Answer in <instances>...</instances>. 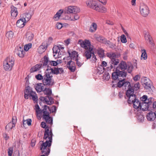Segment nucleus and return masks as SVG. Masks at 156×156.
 Returning <instances> with one entry per match:
<instances>
[{
  "label": "nucleus",
  "instance_id": "f03ea898",
  "mask_svg": "<svg viewBox=\"0 0 156 156\" xmlns=\"http://www.w3.org/2000/svg\"><path fill=\"white\" fill-rule=\"evenodd\" d=\"M47 131L48 130L46 131L44 137V139L46 141L44 142L42 141V143L40 147L41 154H45L47 156L49 155L50 152L53 136H49Z\"/></svg>",
  "mask_w": 156,
  "mask_h": 156
},
{
  "label": "nucleus",
  "instance_id": "e2e57ef3",
  "mask_svg": "<svg viewBox=\"0 0 156 156\" xmlns=\"http://www.w3.org/2000/svg\"><path fill=\"white\" fill-rule=\"evenodd\" d=\"M140 76L139 75H137L133 77V79L135 81H137L140 79Z\"/></svg>",
  "mask_w": 156,
  "mask_h": 156
},
{
  "label": "nucleus",
  "instance_id": "f257e3e1",
  "mask_svg": "<svg viewBox=\"0 0 156 156\" xmlns=\"http://www.w3.org/2000/svg\"><path fill=\"white\" fill-rule=\"evenodd\" d=\"M82 40H79V43H80L81 46L86 50L85 52L84 55L87 59H89L92 56L91 61L93 63L95 62L97 60L96 57L95 55L93 49L91 47L90 42L88 40H84L82 41Z\"/></svg>",
  "mask_w": 156,
  "mask_h": 156
},
{
  "label": "nucleus",
  "instance_id": "5701e85b",
  "mask_svg": "<svg viewBox=\"0 0 156 156\" xmlns=\"http://www.w3.org/2000/svg\"><path fill=\"white\" fill-rule=\"evenodd\" d=\"M68 53L69 56L71 57L72 59L75 60L79 58L78 54L76 51H73L71 53L69 51Z\"/></svg>",
  "mask_w": 156,
  "mask_h": 156
},
{
  "label": "nucleus",
  "instance_id": "2f4dec72",
  "mask_svg": "<svg viewBox=\"0 0 156 156\" xmlns=\"http://www.w3.org/2000/svg\"><path fill=\"white\" fill-rule=\"evenodd\" d=\"M141 51L142 52L141 56V59L144 60H146L147 58V56L146 50L144 49H141Z\"/></svg>",
  "mask_w": 156,
  "mask_h": 156
},
{
  "label": "nucleus",
  "instance_id": "c9c22d12",
  "mask_svg": "<svg viewBox=\"0 0 156 156\" xmlns=\"http://www.w3.org/2000/svg\"><path fill=\"white\" fill-rule=\"evenodd\" d=\"M134 90L132 88L127 90L126 92V97L129 96V95H134Z\"/></svg>",
  "mask_w": 156,
  "mask_h": 156
},
{
  "label": "nucleus",
  "instance_id": "79ce46f5",
  "mask_svg": "<svg viewBox=\"0 0 156 156\" xmlns=\"http://www.w3.org/2000/svg\"><path fill=\"white\" fill-rule=\"evenodd\" d=\"M98 53L100 57L103 58L104 56V51L102 48H99L98 49Z\"/></svg>",
  "mask_w": 156,
  "mask_h": 156
},
{
  "label": "nucleus",
  "instance_id": "4c0bfd02",
  "mask_svg": "<svg viewBox=\"0 0 156 156\" xmlns=\"http://www.w3.org/2000/svg\"><path fill=\"white\" fill-rule=\"evenodd\" d=\"M26 38L28 39H33L34 37V35L31 31L27 32L26 34Z\"/></svg>",
  "mask_w": 156,
  "mask_h": 156
},
{
  "label": "nucleus",
  "instance_id": "c85d7f7f",
  "mask_svg": "<svg viewBox=\"0 0 156 156\" xmlns=\"http://www.w3.org/2000/svg\"><path fill=\"white\" fill-rule=\"evenodd\" d=\"M42 65L41 64H37L35 65L31 68L30 69V72L34 73L39 70L41 66Z\"/></svg>",
  "mask_w": 156,
  "mask_h": 156
},
{
  "label": "nucleus",
  "instance_id": "ddd939ff",
  "mask_svg": "<svg viewBox=\"0 0 156 156\" xmlns=\"http://www.w3.org/2000/svg\"><path fill=\"white\" fill-rule=\"evenodd\" d=\"M140 11L141 15L144 17L147 16L149 13V8L146 5L144 4L140 5Z\"/></svg>",
  "mask_w": 156,
  "mask_h": 156
},
{
  "label": "nucleus",
  "instance_id": "4d7b16f0",
  "mask_svg": "<svg viewBox=\"0 0 156 156\" xmlns=\"http://www.w3.org/2000/svg\"><path fill=\"white\" fill-rule=\"evenodd\" d=\"M47 69H46V71L44 73H48V74H51L50 70H51V69H53L51 68V67L49 66V65L47 66Z\"/></svg>",
  "mask_w": 156,
  "mask_h": 156
},
{
  "label": "nucleus",
  "instance_id": "603ef678",
  "mask_svg": "<svg viewBox=\"0 0 156 156\" xmlns=\"http://www.w3.org/2000/svg\"><path fill=\"white\" fill-rule=\"evenodd\" d=\"M140 88V84L138 82L134 84L133 86L134 90H137L139 89Z\"/></svg>",
  "mask_w": 156,
  "mask_h": 156
},
{
  "label": "nucleus",
  "instance_id": "6ab92c4d",
  "mask_svg": "<svg viewBox=\"0 0 156 156\" xmlns=\"http://www.w3.org/2000/svg\"><path fill=\"white\" fill-rule=\"evenodd\" d=\"M86 4L88 7L93 9L95 10H96V8L98 5L96 1L92 0L87 1Z\"/></svg>",
  "mask_w": 156,
  "mask_h": 156
},
{
  "label": "nucleus",
  "instance_id": "7ed1b4c3",
  "mask_svg": "<svg viewBox=\"0 0 156 156\" xmlns=\"http://www.w3.org/2000/svg\"><path fill=\"white\" fill-rule=\"evenodd\" d=\"M56 111V107L55 106H53L50 108L49 106L44 105V108L42 110V118L47 123L50 124L51 125L53 123V119L50 116V113L55 112Z\"/></svg>",
  "mask_w": 156,
  "mask_h": 156
},
{
  "label": "nucleus",
  "instance_id": "1a4fd4ad",
  "mask_svg": "<svg viewBox=\"0 0 156 156\" xmlns=\"http://www.w3.org/2000/svg\"><path fill=\"white\" fill-rule=\"evenodd\" d=\"M142 83L144 88L146 90H152L154 87L152 85V83L149 79L146 77H144L142 79Z\"/></svg>",
  "mask_w": 156,
  "mask_h": 156
},
{
  "label": "nucleus",
  "instance_id": "09e8293b",
  "mask_svg": "<svg viewBox=\"0 0 156 156\" xmlns=\"http://www.w3.org/2000/svg\"><path fill=\"white\" fill-rule=\"evenodd\" d=\"M32 120L30 119H27L26 121L23 120V125L24 126V124H26V122L28 126H30L31 124Z\"/></svg>",
  "mask_w": 156,
  "mask_h": 156
},
{
  "label": "nucleus",
  "instance_id": "37998d69",
  "mask_svg": "<svg viewBox=\"0 0 156 156\" xmlns=\"http://www.w3.org/2000/svg\"><path fill=\"white\" fill-rule=\"evenodd\" d=\"M35 110L36 113L37 114H41L42 113H43L42 110H41L39 106L38 105H35Z\"/></svg>",
  "mask_w": 156,
  "mask_h": 156
},
{
  "label": "nucleus",
  "instance_id": "b1692460",
  "mask_svg": "<svg viewBox=\"0 0 156 156\" xmlns=\"http://www.w3.org/2000/svg\"><path fill=\"white\" fill-rule=\"evenodd\" d=\"M26 23V22L21 17L20 19L17 21L16 25L17 27L22 28L24 27Z\"/></svg>",
  "mask_w": 156,
  "mask_h": 156
},
{
  "label": "nucleus",
  "instance_id": "49530a36",
  "mask_svg": "<svg viewBox=\"0 0 156 156\" xmlns=\"http://www.w3.org/2000/svg\"><path fill=\"white\" fill-rule=\"evenodd\" d=\"M144 35L145 39H151L152 38L149 33L147 31L144 32Z\"/></svg>",
  "mask_w": 156,
  "mask_h": 156
},
{
  "label": "nucleus",
  "instance_id": "58836bf2",
  "mask_svg": "<svg viewBox=\"0 0 156 156\" xmlns=\"http://www.w3.org/2000/svg\"><path fill=\"white\" fill-rule=\"evenodd\" d=\"M13 33L12 31L7 32L5 35L6 37L8 39H11L13 37Z\"/></svg>",
  "mask_w": 156,
  "mask_h": 156
},
{
  "label": "nucleus",
  "instance_id": "6e6d98bb",
  "mask_svg": "<svg viewBox=\"0 0 156 156\" xmlns=\"http://www.w3.org/2000/svg\"><path fill=\"white\" fill-rule=\"evenodd\" d=\"M74 18L71 19V20L75 21L79 19L80 16L78 14H76V13L74 14Z\"/></svg>",
  "mask_w": 156,
  "mask_h": 156
},
{
  "label": "nucleus",
  "instance_id": "a19ab883",
  "mask_svg": "<svg viewBox=\"0 0 156 156\" xmlns=\"http://www.w3.org/2000/svg\"><path fill=\"white\" fill-rule=\"evenodd\" d=\"M133 68V66L132 64L129 63L127 65V69L128 72L129 73H131L132 71Z\"/></svg>",
  "mask_w": 156,
  "mask_h": 156
},
{
  "label": "nucleus",
  "instance_id": "473e14b6",
  "mask_svg": "<svg viewBox=\"0 0 156 156\" xmlns=\"http://www.w3.org/2000/svg\"><path fill=\"white\" fill-rule=\"evenodd\" d=\"M123 87H125V88H124V89H127V90L132 88L130 82L128 81H126V80L124 82Z\"/></svg>",
  "mask_w": 156,
  "mask_h": 156
},
{
  "label": "nucleus",
  "instance_id": "0e129e2a",
  "mask_svg": "<svg viewBox=\"0 0 156 156\" xmlns=\"http://www.w3.org/2000/svg\"><path fill=\"white\" fill-rule=\"evenodd\" d=\"M107 66V62L105 61H103L102 62L101 65H100L101 66H102L103 67H106Z\"/></svg>",
  "mask_w": 156,
  "mask_h": 156
},
{
  "label": "nucleus",
  "instance_id": "13d9d810",
  "mask_svg": "<svg viewBox=\"0 0 156 156\" xmlns=\"http://www.w3.org/2000/svg\"><path fill=\"white\" fill-rule=\"evenodd\" d=\"M58 64V63L56 61H49V64H50L51 66H56Z\"/></svg>",
  "mask_w": 156,
  "mask_h": 156
},
{
  "label": "nucleus",
  "instance_id": "f704fd0d",
  "mask_svg": "<svg viewBox=\"0 0 156 156\" xmlns=\"http://www.w3.org/2000/svg\"><path fill=\"white\" fill-rule=\"evenodd\" d=\"M49 61L48 60V58L46 56H45L44 58V59L43 61V66H47L48 64L49 65Z\"/></svg>",
  "mask_w": 156,
  "mask_h": 156
},
{
  "label": "nucleus",
  "instance_id": "9d476101",
  "mask_svg": "<svg viewBox=\"0 0 156 156\" xmlns=\"http://www.w3.org/2000/svg\"><path fill=\"white\" fill-rule=\"evenodd\" d=\"M127 75L126 72L117 70L116 69L115 72H113L112 73V78L115 80L118 79V80H120V77L122 78L125 77Z\"/></svg>",
  "mask_w": 156,
  "mask_h": 156
},
{
  "label": "nucleus",
  "instance_id": "412c9836",
  "mask_svg": "<svg viewBox=\"0 0 156 156\" xmlns=\"http://www.w3.org/2000/svg\"><path fill=\"white\" fill-rule=\"evenodd\" d=\"M147 118L149 121H154L156 118L155 113L152 111L149 112L147 115Z\"/></svg>",
  "mask_w": 156,
  "mask_h": 156
},
{
  "label": "nucleus",
  "instance_id": "5fc2aeb1",
  "mask_svg": "<svg viewBox=\"0 0 156 156\" xmlns=\"http://www.w3.org/2000/svg\"><path fill=\"white\" fill-rule=\"evenodd\" d=\"M63 25H64V26H65L66 25V24H62L61 23H56V27L58 29H61V28H62L63 27Z\"/></svg>",
  "mask_w": 156,
  "mask_h": 156
},
{
  "label": "nucleus",
  "instance_id": "de8ad7c7",
  "mask_svg": "<svg viewBox=\"0 0 156 156\" xmlns=\"http://www.w3.org/2000/svg\"><path fill=\"white\" fill-rule=\"evenodd\" d=\"M137 118L138 120L141 122H143L144 120V116L141 114L138 115L137 116Z\"/></svg>",
  "mask_w": 156,
  "mask_h": 156
},
{
  "label": "nucleus",
  "instance_id": "0eeeda50",
  "mask_svg": "<svg viewBox=\"0 0 156 156\" xmlns=\"http://www.w3.org/2000/svg\"><path fill=\"white\" fill-rule=\"evenodd\" d=\"M42 83L43 85L47 87L52 86L54 83V80L53 79V76L51 74L44 73L43 75V79L42 80Z\"/></svg>",
  "mask_w": 156,
  "mask_h": 156
},
{
  "label": "nucleus",
  "instance_id": "39448f33",
  "mask_svg": "<svg viewBox=\"0 0 156 156\" xmlns=\"http://www.w3.org/2000/svg\"><path fill=\"white\" fill-rule=\"evenodd\" d=\"M152 99V98H150L147 99L146 95H144L141 97L140 99L141 103L140 108V110L144 111L147 110L152 103L151 99Z\"/></svg>",
  "mask_w": 156,
  "mask_h": 156
},
{
  "label": "nucleus",
  "instance_id": "a211bd4d",
  "mask_svg": "<svg viewBox=\"0 0 156 156\" xmlns=\"http://www.w3.org/2000/svg\"><path fill=\"white\" fill-rule=\"evenodd\" d=\"M127 68V65L126 63L123 61H122L119 64L117 67L116 68L117 70L125 71Z\"/></svg>",
  "mask_w": 156,
  "mask_h": 156
},
{
  "label": "nucleus",
  "instance_id": "f8f14e48",
  "mask_svg": "<svg viewBox=\"0 0 156 156\" xmlns=\"http://www.w3.org/2000/svg\"><path fill=\"white\" fill-rule=\"evenodd\" d=\"M80 11V9L78 7L73 5H70L67 7H66L64 10L65 13L68 14L72 13L75 14L79 12Z\"/></svg>",
  "mask_w": 156,
  "mask_h": 156
},
{
  "label": "nucleus",
  "instance_id": "2eb2a0df",
  "mask_svg": "<svg viewBox=\"0 0 156 156\" xmlns=\"http://www.w3.org/2000/svg\"><path fill=\"white\" fill-rule=\"evenodd\" d=\"M50 126H49L48 125H47L46 123L44 122H41V127L44 128L45 129V131L44 133V135L46 131L48 130V134L49 136H53V134L52 131V130L51 129V126L52 125V124L51 125L50 124Z\"/></svg>",
  "mask_w": 156,
  "mask_h": 156
},
{
  "label": "nucleus",
  "instance_id": "9b49d317",
  "mask_svg": "<svg viewBox=\"0 0 156 156\" xmlns=\"http://www.w3.org/2000/svg\"><path fill=\"white\" fill-rule=\"evenodd\" d=\"M64 48L61 45L54 46L52 48L53 56L55 58V55L57 54L58 55V57L60 56H59V55H63L64 53Z\"/></svg>",
  "mask_w": 156,
  "mask_h": 156
},
{
  "label": "nucleus",
  "instance_id": "338daca9",
  "mask_svg": "<svg viewBox=\"0 0 156 156\" xmlns=\"http://www.w3.org/2000/svg\"><path fill=\"white\" fill-rule=\"evenodd\" d=\"M106 23L109 25H113V23L109 20H107L106 21Z\"/></svg>",
  "mask_w": 156,
  "mask_h": 156
},
{
  "label": "nucleus",
  "instance_id": "a878e982",
  "mask_svg": "<svg viewBox=\"0 0 156 156\" xmlns=\"http://www.w3.org/2000/svg\"><path fill=\"white\" fill-rule=\"evenodd\" d=\"M43 83H40L37 84L35 86V88L37 92H41L44 90V86H42Z\"/></svg>",
  "mask_w": 156,
  "mask_h": 156
},
{
  "label": "nucleus",
  "instance_id": "bb28decb",
  "mask_svg": "<svg viewBox=\"0 0 156 156\" xmlns=\"http://www.w3.org/2000/svg\"><path fill=\"white\" fill-rule=\"evenodd\" d=\"M96 11L102 13H105L107 12V9L101 5H98L96 8Z\"/></svg>",
  "mask_w": 156,
  "mask_h": 156
},
{
  "label": "nucleus",
  "instance_id": "423d86ee",
  "mask_svg": "<svg viewBox=\"0 0 156 156\" xmlns=\"http://www.w3.org/2000/svg\"><path fill=\"white\" fill-rule=\"evenodd\" d=\"M24 97L25 99H28L29 97L32 99L35 103H37L38 101V97L35 92L33 91L31 88L29 86L26 87L25 90Z\"/></svg>",
  "mask_w": 156,
  "mask_h": 156
},
{
  "label": "nucleus",
  "instance_id": "4be33fe9",
  "mask_svg": "<svg viewBox=\"0 0 156 156\" xmlns=\"http://www.w3.org/2000/svg\"><path fill=\"white\" fill-rule=\"evenodd\" d=\"M68 68L72 72L75 71L76 67L74 62L70 61L68 62L67 64Z\"/></svg>",
  "mask_w": 156,
  "mask_h": 156
},
{
  "label": "nucleus",
  "instance_id": "4468645a",
  "mask_svg": "<svg viewBox=\"0 0 156 156\" xmlns=\"http://www.w3.org/2000/svg\"><path fill=\"white\" fill-rule=\"evenodd\" d=\"M39 99L41 101L46 102L48 105H51L54 103L53 99L51 96H47L45 97L41 96L40 98Z\"/></svg>",
  "mask_w": 156,
  "mask_h": 156
},
{
  "label": "nucleus",
  "instance_id": "3c124183",
  "mask_svg": "<svg viewBox=\"0 0 156 156\" xmlns=\"http://www.w3.org/2000/svg\"><path fill=\"white\" fill-rule=\"evenodd\" d=\"M75 61H76V64L77 66L79 67L81 66L83 63V62L82 61L81 62V60L79 58H78L77 60H76Z\"/></svg>",
  "mask_w": 156,
  "mask_h": 156
},
{
  "label": "nucleus",
  "instance_id": "a18cd8bd",
  "mask_svg": "<svg viewBox=\"0 0 156 156\" xmlns=\"http://www.w3.org/2000/svg\"><path fill=\"white\" fill-rule=\"evenodd\" d=\"M32 46V44L31 43H29L25 45L24 46V49L25 51H27Z\"/></svg>",
  "mask_w": 156,
  "mask_h": 156
},
{
  "label": "nucleus",
  "instance_id": "6e6552de",
  "mask_svg": "<svg viewBox=\"0 0 156 156\" xmlns=\"http://www.w3.org/2000/svg\"><path fill=\"white\" fill-rule=\"evenodd\" d=\"M15 59L12 56H9L5 59L3 62V67L7 71L11 70L14 64Z\"/></svg>",
  "mask_w": 156,
  "mask_h": 156
},
{
  "label": "nucleus",
  "instance_id": "e433bc0d",
  "mask_svg": "<svg viewBox=\"0 0 156 156\" xmlns=\"http://www.w3.org/2000/svg\"><path fill=\"white\" fill-rule=\"evenodd\" d=\"M105 68L102 66H98L97 69V73L99 74H102L104 71Z\"/></svg>",
  "mask_w": 156,
  "mask_h": 156
},
{
  "label": "nucleus",
  "instance_id": "f3484780",
  "mask_svg": "<svg viewBox=\"0 0 156 156\" xmlns=\"http://www.w3.org/2000/svg\"><path fill=\"white\" fill-rule=\"evenodd\" d=\"M16 54L20 58H23L25 54V51L20 46L18 47L15 51Z\"/></svg>",
  "mask_w": 156,
  "mask_h": 156
},
{
  "label": "nucleus",
  "instance_id": "bf43d9fd",
  "mask_svg": "<svg viewBox=\"0 0 156 156\" xmlns=\"http://www.w3.org/2000/svg\"><path fill=\"white\" fill-rule=\"evenodd\" d=\"M13 152V148L9 147L8 150V153L9 156H11Z\"/></svg>",
  "mask_w": 156,
  "mask_h": 156
},
{
  "label": "nucleus",
  "instance_id": "864d4df0",
  "mask_svg": "<svg viewBox=\"0 0 156 156\" xmlns=\"http://www.w3.org/2000/svg\"><path fill=\"white\" fill-rule=\"evenodd\" d=\"M35 78L38 80H41L42 81L43 79V76H42L41 74H38L35 76Z\"/></svg>",
  "mask_w": 156,
  "mask_h": 156
},
{
  "label": "nucleus",
  "instance_id": "680f3d73",
  "mask_svg": "<svg viewBox=\"0 0 156 156\" xmlns=\"http://www.w3.org/2000/svg\"><path fill=\"white\" fill-rule=\"evenodd\" d=\"M123 32L124 34L126 35L127 36V38L130 39V38L129 37L128 33H127L126 30L122 26H121Z\"/></svg>",
  "mask_w": 156,
  "mask_h": 156
},
{
  "label": "nucleus",
  "instance_id": "c03bdc74",
  "mask_svg": "<svg viewBox=\"0 0 156 156\" xmlns=\"http://www.w3.org/2000/svg\"><path fill=\"white\" fill-rule=\"evenodd\" d=\"M50 71L51 72V73L57 75L59 73L58 70V68H57L56 67H54V69H51V70H50Z\"/></svg>",
  "mask_w": 156,
  "mask_h": 156
},
{
  "label": "nucleus",
  "instance_id": "69168bd1",
  "mask_svg": "<svg viewBox=\"0 0 156 156\" xmlns=\"http://www.w3.org/2000/svg\"><path fill=\"white\" fill-rule=\"evenodd\" d=\"M53 19L55 20H57L59 19V17L56 13L53 17Z\"/></svg>",
  "mask_w": 156,
  "mask_h": 156
},
{
  "label": "nucleus",
  "instance_id": "cd10ccee",
  "mask_svg": "<svg viewBox=\"0 0 156 156\" xmlns=\"http://www.w3.org/2000/svg\"><path fill=\"white\" fill-rule=\"evenodd\" d=\"M141 103V101H140L138 99H136L134 101L131 103L133 104V107L135 109L140 108Z\"/></svg>",
  "mask_w": 156,
  "mask_h": 156
},
{
  "label": "nucleus",
  "instance_id": "ea45409f",
  "mask_svg": "<svg viewBox=\"0 0 156 156\" xmlns=\"http://www.w3.org/2000/svg\"><path fill=\"white\" fill-rule=\"evenodd\" d=\"M119 82L118 84V87H121L122 86L123 87L125 79L124 77L122 78V79L120 78V80H119Z\"/></svg>",
  "mask_w": 156,
  "mask_h": 156
},
{
  "label": "nucleus",
  "instance_id": "393cba45",
  "mask_svg": "<svg viewBox=\"0 0 156 156\" xmlns=\"http://www.w3.org/2000/svg\"><path fill=\"white\" fill-rule=\"evenodd\" d=\"M11 16L15 18L16 17L18 14V12L17 8L12 5L11 7Z\"/></svg>",
  "mask_w": 156,
  "mask_h": 156
},
{
  "label": "nucleus",
  "instance_id": "7c9ffc66",
  "mask_svg": "<svg viewBox=\"0 0 156 156\" xmlns=\"http://www.w3.org/2000/svg\"><path fill=\"white\" fill-rule=\"evenodd\" d=\"M129 96L127 97L128 98V102L129 104H131V103L136 99V97L135 94L132 95H129Z\"/></svg>",
  "mask_w": 156,
  "mask_h": 156
},
{
  "label": "nucleus",
  "instance_id": "052dcab7",
  "mask_svg": "<svg viewBox=\"0 0 156 156\" xmlns=\"http://www.w3.org/2000/svg\"><path fill=\"white\" fill-rule=\"evenodd\" d=\"M63 13H65L64 11L62 9H60L57 12L56 14L60 17Z\"/></svg>",
  "mask_w": 156,
  "mask_h": 156
},
{
  "label": "nucleus",
  "instance_id": "72a5a7b5",
  "mask_svg": "<svg viewBox=\"0 0 156 156\" xmlns=\"http://www.w3.org/2000/svg\"><path fill=\"white\" fill-rule=\"evenodd\" d=\"M43 91L44 93L46 95H48V96H50L52 93L51 90L50 88H44Z\"/></svg>",
  "mask_w": 156,
  "mask_h": 156
},
{
  "label": "nucleus",
  "instance_id": "774afa93",
  "mask_svg": "<svg viewBox=\"0 0 156 156\" xmlns=\"http://www.w3.org/2000/svg\"><path fill=\"white\" fill-rule=\"evenodd\" d=\"M105 44L107 45V46H109V47H111L112 43L109 41H107L105 43Z\"/></svg>",
  "mask_w": 156,
  "mask_h": 156
},
{
  "label": "nucleus",
  "instance_id": "20e7f679",
  "mask_svg": "<svg viewBox=\"0 0 156 156\" xmlns=\"http://www.w3.org/2000/svg\"><path fill=\"white\" fill-rule=\"evenodd\" d=\"M107 56L111 59L110 66L107 67V71H110L113 67L115 68V66L119 63V60L118 58L119 55L116 53L109 52L107 53Z\"/></svg>",
  "mask_w": 156,
  "mask_h": 156
},
{
  "label": "nucleus",
  "instance_id": "dca6fc26",
  "mask_svg": "<svg viewBox=\"0 0 156 156\" xmlns=\"http://www.w3.org/2000/svg\"><path fill=\"white\" fill-rule=\"evenodd\" d=\"M17 122V119L16 116L12 117V121L9 122L6 126L5 129L9 130V129H11L13 127H15V124Z\"/></svg>",
  "mask_w": 156,
  "mask_h": 156
},
{
  "label": "nucleus",
  "instance_id": "8fccbe9b",
  "mask_svg": "<svg viewBox=\"0 0 156 156\" xmlns=\"http://www.w3.org/2000/svg\"><path fill=\"white\" fill-rule=\"evenodd\" d=\"M44 48H43L42 46L39 47L37 49L38 52L40 54L44 52Z\"/></svg>",
  "mask_w": 156,
  "mask_h": 156
},
{
  "label": "nucleus",
  "instance_id": "c756f323",
  "mask_svg": "<svg viewBox=\"0 0 156 156\" xmlns=\"http://www.w3.org/2000/svg\"><path fill=\"white\" fill-rule=\"evenodd\" d=\"M97 29V25L95 23H93L90 25L89 31L91 33L95 32Z\"/></svg>",
  "mask_w": 156,
  "mask_h": 156
},
{
  "label": "nucleus",
  "instance_id": "aec40b11",
  "mask_svg": "<svg viewBox=\"0 0 156 156\" xmlns=\"http://www.w3.org/2000/svg\"><path fill=\"white\" fill-rule=\"evenodd\" d=\"M33 13L30 14L29 12H26L23 13L21 16V18L26 22H28L31 19Z\"/></svg>",
  "mask_w": 156,
  "mask_h": 156
}]
</instances>
